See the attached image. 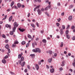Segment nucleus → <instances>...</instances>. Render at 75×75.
Here are the masks:
<instances>
[{
    "instance_id": "obj_31",
    "label": "nucleus",
    "mask_w": 75,
    "mask_h": 75,
    "mask_svg": "<svg viewBox=\"0 0 75 75\" xmlns=\"http://www.w3.org/2000/svg\"><path fill=\"white\" fill-rule=\"evenodd\" d=\"M63 45H64V43L62 42H61V45H60V47H63Z\"/></svg>"
},
{
    "instance_id": "obj_21",
    "label": "nucleus",
    "mask_w": 75,
    "mask_h": 75,
    "mask_svg": "<svg viewBox=\"0 0 75 75\" xmlns=\"http://www.w3.org/2000/svg\"><path fill=\"white\" fill-rule=\"evenodd\" d=\"M21 4H20V3H18L17 4V6L18 7V8H20V7H21Z\"/></svg>"
},
{
    "instance_id": "obj_30",
    "label": "nucleus",
    "mask_w": 75,
    "mask_h": 75,
    "mask_svg": "<svg viewBox=\"0 0 75 75\" xmlns=\"http://www.w3.org/2000/svg\"><path fill=\"white\" fill-rule=\"evenodd\" d=\"M73 6H73V5H71V6H70L69 7V9L72 8Z\"/></svg>"
},
{
    "instance_id": "obj_49",
    "label": "nucleus",
    "mask_w": 75,
    "mask_h": 75,
    "mask_svg": "<svg viewBox=\"0 0 75 75\" xmlns=\"http://www.w3.org/2000/svg\"><path fill=\"white\" fill-rule=\"evenodd\" d=\"M73 40H75V36H73L72 38Z\"/></svg>"
},
{
    "instance_id": "obj_37",
    "label": "nucleus",
    "mask_w": 75,
    "mask_h": 75,
    "mask_svg": "<svg viewBox=\"0 0 75 75\" xmlns=\"http://www.w3.org/2000/svg\"><path fill=\"white\" fill-rule=\"evenodd\" d=\"M69 33V31L68 30H67L66 31V34H68Z\"/></svg>"
},
{
    "instance_id": "obj_18",
    "label": "nucleus",
    "mask_w": 75,
    "mask_h": 75,
    "mask_svg": "<svg viewBox=\"0 0 75 75\" xmlns=\"http://www.w3.org/2000/svg\"><path fill=\"white\" fill-rule=\"evenodd\" d=\"M24 57H21V61H22V62L23 61H24Z\"/></svg>"
},
{
    "instance_id": "obj_58",
    "label": "nucleus",
    "mask_w": 75,
    "mask_h": 75,
    "mask_svg": "<svg viewBox=\"0 0 75 75\" xmlns=\"http://www.w3.org/2000/svg\"><path fill=\"white\" fill-rule=\"evenodd\" d=\"M54 57H57V53H55L54 54Z\"/></svg>"
},
{
    "instance_id": "obj_64",
    "label": "nucleus",
    "mask_w": 75,
    "mask_h": 75,
    "mask_svg": "<svg viewBox=\"0 0 75 75\" xmlns=\"http://www.w3.org/2000/svg\"><path fill=\"white\" fill-rule=\"evenodd\" d=\"M57 5H58V6H60V5H61V4H60V3H57Z\"/></svg>"
},
{
    "instance_id": "obj_42",
    "label": "nucleus",
    "mask_w": 75,
    "mask_h": 75,
    "mask_svg": "<svg viewBox=\"0 0 75 75\" xmlns=\"http://www.w3.org/2000/svg\"><path fill=\"white\" fill-rule=\"evenodd\" d=\"M5 42H6V43H7V42H8V40H6L5 41Z\"/></svg>"
},
{
    "instance_id": "obj_32",
    "label": "nucleus",
    "mask_w": 75,
    "mask_h": 75,
    "mask_svg": "<svg viewBox=\"0 0 75 75\" xmlns=\"http://www.w3.org/2000/svg\"><path fill=\"white\" fill-rule=\"evenodd\" d=\"M19 42L18 41H16V42H15L14 43V44H18Z\"/></svg>"
},
{
    "instance_id": "obj_22",
    "label": "nucleus",
    "mask_w": 75,
    "mask_h": 75,
    "mask_svg": "<svg viewBox=\"0 0 75 75\" xmlns=\"http://www.w3.org/2000/svg\"><path fill=\"white\" fill-rule=\"evenodd\" d=\"M50 72H51V73H53V72H54V70L53 69H51L50 70Z\"/></svg>"
},
{
    "instance_id": "obj_33",
    "label": "nucleus",
    "mask_w": 75,
    "mask_h": 75,
    "mask_svg": "<svg viewBox=\"0 0 75 75\" xmlns=\"http://www.w3.org/2000/svg\"><path fill=\"white\" fill-rule=\"evenodd\" d=\"M66 37L68 38V39H69V36L68 35H66Z\"/></svg>"
},
{
    "instance_id": "obj_12",
    "label": "nucleus",
    "mask_w": 75,
    "mask_h": 75,
    "mask_svg": "<svg viewBox=\"0 0 75 75\" xmlns=\"http://www.w3.org/2000/svg\"><path fill=\"white\" fill-rule=\"evenodd\" d=\"M2 62L4 64H6V61L5 60V59H3L2 61Z\"/></svg>"
},
{
    "instance_id": "obj_61",
    "label": "nucleus",
    "mask_w": 75,
    "mask_h": 75,
    "mask_svg": "<svg viewBox=\"0 0 75 75\" xmlns=\"http://www.w3.org/2000/svg\"><path fill=\"white\" fill-rule=\"evenodd\" d=\"M41 33H44V30H41Z\"/></svg>"
},
{
    "instance_id": "obj_63",
    "label": "nucleus",
    "mask_w": 75,
    "mask_h": 75,
    "mask_svg": "<svg viewBox=\"0 0 75 75\" xmlns=\"http://www.w3.org/2000/svg\"><path fill=\"white\" fill-rule=\"evenodd\" d=\"M47 68V69H48L49 68V66L48 65H46Z\"/></svg>"
},
{
    "instance_id": "obj_4",
    "label": "nucleus",
    "mask_w": 75,
    "mask_h": 75,
    "mask_svg": "<svg viewBox=\"0 0 75 75\" xmlns=\"http://www.w3.org/2000/svg\"><path fill=\"white\" fill-rule=\"evenodd\" d=\"M13 25L15 27H17L18 26V24H17V23L16 22H15L13 24Z\"/></svg>"
},
{
    "instance_id": "obj_25",
    "label": "nucleus",
    "mask_w": 75,
    "mask_h": 75,
    "mask_svg": "<svg viewBox=\"0 0 75 75\" xmlns=\"http://www.w3.org/2000/svg\"><path fill=\"white\" fill-rule=\"evenodd\" d=\"M75 26L73 25L71 26V29L72 30H74V29H75Z\"/></svg>"
},
{
    "instance_id": "obj_2",
    "label": "nucleus",
    "mask_w": 75,
    "mask_h": 75,
    "mask_svg": "<svg viewBox=\"0 0 75 75\" xmlns=\"http://www.w3.org/2000/svg\"><path fill=\"white\" fill-rule=\"evenodd\" d=\"M37 11L38 14L39 15H41V13H42V11H41V10H40V9H38Z\"/></svg>"
},
{
    "instance_id": "obj_36",
    "label": "nucleus",
    "mask_w": 75,
    "mask_h": 75,
    "mask_svg": "<svg viewBox=\"0 0 75 75\" xmlns=\"http://www.w3.org/2000/svg\"><path fill=\"white\" fill-rule=\"evenodd\" d=\"M2 37L3 38H6V36L4 35H2Z\"/></svg>"
},
{
    "instance_id": "obj_20",
    "label": "nucleus",
    "mask_w": 75,
    "mask_h": 75,
    "mask_svg": "<svg viewBox=\"0 0 75 75\" xmlns=\"http://www.w3.org/2000/svg\"><path fill=\"white\" fill-rule=\"evenodd\" d=\"M72 65L74 67H75V59L74 60V62L72 63Z\"/></svg>"
},
{
    "instance_id": "obj_9",
    "label": "nucleus",
    "mask_w": 75,
    "mask_h": 75,
    "mask_svg": "<svg viewBox=\"0 0 75 75\" xmlns=\"http://www.w3.org/2000/svg\"><path fill=\"white\" fill-rule=\"evenodd\" d=\"M35 67L37 70H38V69H39V66H38V64H36L35 65Z\"/></svg>"
},
{
    "instance_id": "obj_43",
    "label": "nucleus",
    "mask_w": 75,
    "mask_h": 75,
    "mask_svg": "<svg viewBox=\"0 0 75 75\" xmlns=\"http://www.w3.org/2000/svg\"><path fill=\"white\" fill-rule=\"evenodd\" d=\"M27 67L28 69H30V65H28Z\"/></svg>"
},
{
    "instance_id": "obj_27",
    "label": "nucleus",
    "mask_w": 75,
    "mask_h": 75,
    "mask_svg": "<svg viewBox=\"0 0 75 75\" xmlns=\"http://www.w3.org/2000/svg\"><path fill=\"white\" fill-rule=\"evenodd\" d=\"M32 51H33V52H37V51L36 50V49H33L32 50Z\"/></svg>"
},
{
    "instance_id": "obj_54",
    "label": "nucleus",
    "mask_w": 75,
    "mask_h": 75,
    "mask_svg": "<svg viewBox=\"0 0 75 75\" xmlns=\"http://www.w3.org/2000/svg\"><path fill=\"white\" fill-rule=\"evenodd\" d=\"M32 46L33 47H35V45H34V43H32Z\"/></svg>"
},
{
    "instance_id": "obj_23",
    "label": "nucleus",
    "mask_w": 75,
    "mask_h": 75,
    "mask_svg": "<svg viewBox=\"0 0 75 75\" xmlns=\"http://www.w3.org/2000/svg\"><path fill=\"white\" fill-rule=\"evenodd\" d=\"M14 2L13 1L12 2L11 4V7H12V6H13V5H14Z\"/></svg>"
},
{
    "instance_id": "obj_17",
    "label": "nucleus",
    "mask_w": 75,
    "mask_h": 75,
    "mask_svg": "<svg viewBox=\"0 0 75 75\" xmlns=\"http://www.w3.org/2000/svg\"><path fill=\"white\" fill-rule=\"evenodd\" d=\"M42 42L44 43H46L47 42V40H46L44 39L42 40Z\"/></svg>"
},
{
    "instance_id": "obj_57",
    "label": "nucleus",
    "mask_w": 75,
    "mask_h": 75,
    "mask_svg": "<svg viewBox=\"0 0 75 75\" xmlns=\"http://www.w3.org/2000/svg\"><path fill=\"white\" fill-rule=\"evenodd\" d=\"M59 70L61 71H62V70H63V68L62 67H61L60 68Z\"/></svg>"
},
{
    "instance_id": "obj_15",
    "label": "nucleus",
    "mask_w": 75,
    "mask_h": 75,
    "mask_svg": "<svg viewBox=\"0 0 75 75\" xmlns=\"http://www.w3.org/2000/svg\"><path fill=\"white\" fill-rule=\"evenodd\" d=\"M31 25L33 28H35V26L33 23H31Z\"/></svg>"
},
{
    "instance_id": "obj_39",
    "label": "nucleus",
    "mask_w": 75,
    "mask_h": 75,
    "mask_svg": "<svg viewBox=\"0 0 75 75\" xmlns=\"http://www.w3.org/2000/svg\"><path fill=\"white\" fill-rule=\"evenodd\" d=\"M30 45V44H29V43H28L26 44V48H27V47H28V45Z\"/></svg>"
},
{
    "instance_id": "obj_62",
    "label": "nucleus",
    "mask_w": 75,
    "mask_h": 75,
    "mask_svg": "<svg viewBox=\"0 0 75 75\" xmlns=\"http://www.w3.org/2000/svg\"><path fill=\"white\" fill-rule=\"evenodd\" d=\"M69 71H71V72H72V71H73V70H72V69H69Z\"/></svg>"
},
{
    "instance_id": "obj_51",
    "label": "nucleus",
    "mask_w": 75,
    "mask_h": 75,
    "mask_svg": "<svg viewBox=\"0 0 75 75\" xmlns=\"http://www.w3.org/2000/svg\"><path fill=\"white\" fill-rule=\"evenodd\" d=\"M10 74H12V75H15L14 73H13V72L11 71L10 72Z\"/></svg>"
},
{
    "instance_id": "obj_13",
    "label": "nucleus",
    "mask_w": 75,
    "mask_h": 75,
    "mask_svg": "<svg viewBox=\"0 0 75 75\" xmlns=\"http://www.w3.org/2000/svg\"><path fill=\"white\" fill-rule=\"evenodd\" d=\"M25 62H23L22 63V64L21 65L22 67H24V65H25Z\"/></svg>"
},
{
    "instance_id": "obj_3",
    "label": "nucleus",
    "mask_w": 75,
    "mask_h": 75,
    "mask_svg": "<svg viewBox=\"0 0 75 75\" xmlns=\"http://www.w3.org/2000/svg\"><path fill=\"white\" fill-rule=\"evenodd\" d=\"M5 26L6 27H7V28H8L9 27V29H11V25H8V24H7Z\"/></svg>"
},
{
    "instance_id": "obj_45",
    "label": "nucleus",
    "mask_w": 75,
    "mask_h": 75,
    "mask_svg": "<svg viewBox=\"0 0 75 75\" xmlns=\"http://www.w3.org/2000/svg\"><path fill=\"white\" fill-rule=\"evenodd\" d=\"M28 71L27 70V69H26L25 70H24V72H28Z\"/></svg>"
},
{
    "instance_id": "obj_16",
    "label": "nucleus",
    "mask_w": 75,
    "mask_h": 75,
    "mask_svg": "<svg viewBox=\"0 0 75 75\" xmlns=\"http://www.w3.org/2000/svg\"><path fill=\"white\" fill-rule=\"evenodd\" d=\"M64 63H65V61H63L62 62V64H61V66H62V67L64 66V65H65V64H64Z\"/></svg>"
},
{
    "instance_id": "obj_19",
    "label": "nucleus",
    "mask_w": 75,
    "mask_h": 75,
    "mask_svg": "<svg viewBox=\"0 0 75 75\" xmlns=\"http://www.w3.org/2000/svg\"><path fill=\"white\" fill-rule=\"evenodd\" d=\"M12 18H13V16H11L9 18V21H11V20H12Z\"/></svg>"
},
{
    "instance_id": "obj_53",
    "label": "nucleus",
    "mask_w": 75,
    "mask_h": 75,
    "mask_svg": "<svg viewBox=\"0 0 75 75\" xmlns=\"http://www.w3.org/2000/svg\"><path fill=\"white\" fill-rule=\"evenodd\" d=\"M39 7H40V6H38L36 7L35 8L37 9V8H39Z\"/></svg>"
},
{
    "instance_id": "obj_50",
    "label": "nucleus",
    "mask_w": 75,
    "mask_h": 75,
    "mask_svg": "<svg viewBox=\"0 0 75 75\" xmlns=\"http://www.w3.org/2000/svg\"><path fill=\"white\" fill-rule=\"evenodd\" d=\"M8 58V56H6L4 57V59H6V58Z\"/></svg>"
},
{
    "instance_id": "obj_26",
    "label": "nucleus",
    "mask_w": 75,
    "mask_h": 75,
    "mask_svg": "<svg viewBox=\"0 0 75 75\" xmlns=\"http://www.w3.org/2000/svg\"><path fill=\"white\" fill-rule=\"evenodd\" d=\"M25 44V42L24 41H23L21 43V44H22V45H24Z\"/></svg>"
},
{
    "instance_id": "obj_47",
    "label": "nucleus",
    "mask_w": 75,
    "mask_h": 75,
    "mask_svg": "<svg viewBox=\"0 0 75 75\" xmlns=\"http://www.w3.org/2000/svg\"><path fill=\"white\" fill-rule=\"evenodd\" d=\"M56 25L57 27H59V23H56Z\"/></svg>"
},
{
    "instance_id": "obj_24",
    "label": "nucleus",
    "mask_w": 75,
    "mask_h": 75,
    "mask_svg": "<svg viewBox=\"0 0 75 75\" xmlns=\"http://www.w3.org/2000/svg\"><path fill=\"white\" fill-rule=\"evenodd\" d=\"M52 58H51V59H49L48 60V62H51L52 61Z\"/></svg>"
},
{
    "instance_id": "obj_28",
    "label": "nucleus",
    "mask_w": 75,
    "mask_h": 75,
    "mask_svg": "<svg viewBox=\"0 0 75 75\" xmlns=\"http://www.w3.org/2000/svg\"><path fill=\"white\" fill-rule=\"evenodd\" d=\"M28 37L29 38H31V36L30 34H28Z\"/></svg>"
},
{
    "instance_id": "obj_56",
    "label": "nucleus",
    "mask_w": 75,
    "mask_h": 75,
    "mask_svg": "<svg viewBox=\"0 0 75 75\" xmlns=\"http://www.w3.org/2000/svg\"><path fill=\"white\" fill-rule=\"evenodd\" d=\"M30 13H29L28 15V17H30Z\"/></svg>"
},
{
    "instance_id": "obj_10",
    "label": "nucleus",
    "mask_w": 75,
    "mask_h": 75,
    "mask_svg": "<svg viewBox=\"0 0 75 75\" xmlns=\"http://www.w3.org/2000/svg\"><path fill=\"white\" fill-rule=\"evenodd\" d=\"M68 19L69 21L72 20V16H70L69 17Z\"/></svg>"
},
{
    "instance_id": "obj_41",
    "label": "nucleus",
    "mask_w": 75,
    "mask_h": 75,
    "mask_svg": "<svg viewBox=\"0 0 75 75\" xmlns=\"http://www.w3.org/2000/svg\"><path fill=\"white\" fill-rule=\"evenodd\" d=\"M49 54H52V52L51 51H49Z\"/></svg>"
},
{
    "instance_id": "obj_14",
    "label": "nucleus",
    "mask_w": 75,
    "mask_h": 75,
    "mask_svg": "<svg viewBox=\"0 0 75 75\" xmlns=\"http://www.w3.org/2000/svg\"><path fill=\"white\" fill-rule=\"evenodd\" d=\"M8 47H9V46H8V45L6 44L5 46V48L6 49H8Z\"/></svg>"
},
{
    "instance_id": "obj_59",
    "label": "nucleus",
    "mask_w": 75,
    "mask_h": 75,
    "mask_svg": "<svg viewBox=\"0 0 75 75\" xmlns=\"http://www.w3.org/2000/svg\"><path fill=\"white\" fill-rule=\"evenodd\" d=\"M16 46V45H15L14 44H13L12 45V47H15Z\"/></svg>"
},
{
    "instance_id": "obj_46",
    "label": "nucleus",
    "mask_w": 75,
    "mask_h": 75,
    "mask_svg": "<svg viewBox=\"0 0 75 75\" xmlns=\"http://www.w3.org/2000/svg\"><path fill=\"white\" fill-rule=\"evenodd\" d=\"M36 25L37 26V27H39V24H38V23L37 22L36 23Z\"/></svg>"
},
{
    "instance_id": "obj_11",
    "label": "nucleus",
    "mask_w": 75,
    "mask_h": 75,
    "mask_svg": "<svg viewBox=\"0 0 75 75\" xmlns=\"http://www.w3.org/2000/svg\"><path fill=\"white\" fill-rule=\"evenodd\" d=\"M22 55H23V54L22 53L21 54H19L18 55V58H19V59H20V58H21V57H22Z\"/></svg>"
},
{
    "instance_id": "obj_55",
    "label": "nucleus",
    "mask_w": 75,
    "mask_h": 75,
    "mask_svg": "<svg viewBox=\"0 0 75 75\" xmlns=\"http://www.w3.org/2000/svg\"><path fill=\"white\" fill-rule=\"evenodd\" d=\"M39 40V39L38 38H37L35 39V40L36 41H38Z\"/></svg>"
},
{
    "instance_id": "obj_35",
    "label": "nucleus",
    "mask_w": 75,
    "mask_h": 75,
    "mask_svg": "<svg viewBox=\"0 0 75 75\" xmlns=\"http://www.w3.org/2000/svg\"><path fill=\"white\" fill-rule=\"evenodd\" d=\"M45 14H46V15H47V16H48V17H50V15H49V14H48V13H47V12H45Z\"/></svg>"
},
{
    "instance_id": "obj_29",
    "label": "nucleus",
    "mask_w": 75,
    "mask_h": 75,
    "mask_svg": "<svg viewBox=\"0 0 75 75\" xmlns=\"http://www.w3.org/2000/svg\"><path fill=\"white\" fill-rule=\"evenodd\" d=\"M70 27V25H68L67 26V30H68L69 28V27Z\"/></svg>"
},
{
    "instance_id": "obj_48",
    "label": "nucleus",
    "mask_w": 75,
    "mask_h": 75,
    "mask_svg": "<svg viewBox=\"0 0 75 75\" xmlns=\"http://www.w3.org/2000/svg\"><path fill=\"white\" fill-rule=\"evenodd\" d=\"M61 15L62 16H64V12H63L62 13Z\"/></svg>"
},
{
    "instance_id": "obj_8",
    "label": "nucleus",
    "mask_w": 75,
    "mask_h": 75,
    "mask_svg": "<svg viewBox=\"0 0 75 75\" xmlns=\"http://www.w3.org/2000/svg\"><path fill=\"white\" fill-rule=\"evenodd\" d=\"M35 50H36V51H37V52H39V53L41 52V50H40L39 48H36L35 49Z\"/></svg>"
},
{
    "instance_id": "obj_52",
    "label": "nucleus",
    "mask_w": 75,
    "mask_h": 75,
    "mask_svg": "<svg viewBox=\"0 0 75 75\" xmlns=\"http://www.w3.org/2000/svg\"><path fill=\"white\" fill-rule=\"evenodd\" d=\"M8 53H10V49H8Z\"/></svg>"
},
{
    "instance_id": "obj_5",
    "label": "nucleus",
    "mask_w": 75,
    "mask_h": 75,
    "mask_svg": "<svg viewBox=\"0 0 75 75\" xmlns=\"http://www.w3.org/2000/svg\"><path fill=\"white\" fill-rule=\"evenodd\" d=\"M18 30L19 31H21V32H23L24 31H25V29H21L20 28H18Z\"/></svg>"
},
{
    "instance_id": "obj_38",
    "label": "nucleus",
    "mask_w": 75,
    "mask_h": 75,
    "mask_svg": "<svg viewBox=\"0 0 75 75\" xmlns=\"http://www.w3.org/2000/svg\"><path fill=\"white\" fill-rule=\"evenodd\" d=\"M18 62L19 64H20V65H21V60H18Z\"/></svg>"
},
{
    "instance_id": "obj_1",
    "label": "nucleus",
    "mask_w": 75,
    "mask_h": 75,
    "mask_svg": "<svg viewBox=\"0 0 75 75\" xmlns=\"http://www.w3.org/2000/svg\"><path fill=\"white\" fill-rule=\"evenodd\" d=\"M16 29V27H13V31H11L10 32V35H13V34H14V32H15V30Z\"/></svg>"
},
{
    "instance_id": "obj_7",
    "label": "nucleus",
    "mask_w": 75,
    "mask_h": 75,
    "mask_svg": "<svg viewBox=\"0 0 75 75\" xmlns=\"http://www.w3.org/2000/svg\"><path fill=\"white\" fill-rule=\"evenodd\" d=\"M60 33L61 35H62V34H63V33H64V32L63 31V29L62 28L60 29Z\"/></svg>"
},
{
    "instance_id": "obj_44",
    "label": "nucleus",
    "mask_w": 75,
    "mask_h": 75,
    "mask_svg": "<svg viewBox=\"0 0 75 75\" xmlns=\"http://www.w3.org/2000/svg\"><path fill=\"white\" fill-rule=\"evenodd\" d=\"M41 61H39L38 62V64L39 65H41Z\"/></svg>"
},
{
    "instance_id": "obj_6",
    "label": "nucleus",
    "mask_w": 75,
    "mask_h": 75,
    "mask_svg": "<svg viewBox=\"0 0 75 75\" xmlns=\"http://www.w3.org/2000/svg\"><path fill=\"white\" fill-rule=\"evenodd\" d=\"M50 8L51 6H48L47 7L45 8L44 9V10H48L49 8Z\"/></svg>"
},
{
    "instance_id": "obj_34",
    "label": "nucleus",
    "mask_w": 75,
    "mask_h": 75,
    "mask_svg": "<svg viewBox=\"0 0 75 75\" xmlns=\"http://www.w3.org/2000/svg\"><path fill=\"white\" fill-rule=\"evenodd\" d=\"M62 28H63V30H65V27L64 25H62Z\"/></svg>"
},
{
    "instance_id": "obj_60",
    "label": "nucleus",
    "mask_w": 75,
    "mask_h": 75,
    "mask_svg": "<svg viewBox=\"0 0 75 75\" xmlns=\"http://www.w3.org/2000/svg\"><path fill=\"white\" fill-rule=\"evenodd\" d=\"M11 10V9H8V10H7V11H10Z\"/></svg>"
},
{
    "instance_id": "obj_40",
    "label": "nucleus",
    "mask_w": 75,
    "mask_h": 75,
    "mask_svg": "<svg viewBox=\"0 0 75 75\" xmlns=\"http://www.w3.org/2000/svg\"><path fill=\"white\" fill-rule=\"evenodd\" d=\"M30 56L31 57H35V55L34 54H31L30 55Z\"/></svg>"
}]
</instances>
